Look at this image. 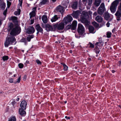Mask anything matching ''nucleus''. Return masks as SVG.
Returning a JSON list of instances; mask_svg holds the SVG:
<instances>
[{
  "instance_id": "nucleus-47",
  "label": "nucleus",
  "mask_w": 121,
  "mask_h": 121,
  "mask_svg": "<svg viewBox=\"0 0 121 121\" xmlns=\"http://www.w3.org/2000/svg\"><path fill=\"white\" fill-rule=\"evenodd\" d=\"M90 47L91 48H93L94 47V46L93 44H92L90 43Z\"/></svg>"
},
{
  "instance_id": "nucleus-48",
  "label": "nucleus",
  "mask_w": 121,
  "mask_h": 121,
  "mask_svg": "<svg viewBox=\"0 0 121 121\" xmlns=\"http://www.w3.org/2000/svg\"><path fill=\"white\" fill-rule=\"evenodd\" d=\"M29 64V62L28 60H27L26 61V63H25L24 64L26 65V66L27 65V64Z\"/></svg>"
},
{
  "instance_id": "nucleus-40",
  "label": "nucleus",
  "mask_w": 121,
  "mask_h": 121,
  "mask_svg": "<svg viewBox=\"0 0 121 121\" xmlns=\"http://www.w3.org/2000/svg\"><path fill=\"white\" fill-rule=\"evenodd\" d=\"M117 10L121 12V3H120V5L118 6Z\"/></svg>"
},
{
  "instance_id": "nucleus-55",
  "label": "nucleus",
  "mask_w": 121,
  "mask_h": 121,
  "mask_svg": "<svg viewBox=\"0 0 121 121\" xmlns=\"http://www.w3.org/2000/svg\"><path fill=\"white\" fill-rule=\"evenodd\" d=\"M71 44V47H72V48H73L74 47V45H73V44Z\"/></svg>"
},
{
  "instance_id": "nucleus-28",
  "label": "nucleus",
  "mask_w": 121,
  "mask_h": 121,
  "mask_svg": "<svg viewBox=\"0 0 121 121\" xmlns=\"http://www.w3.org/2000/svg\"><path fill=\"white\" fill-rule=\"evenodd\" d=\"M21 9H18L17 11L14 12V14L16 15H19L20 14L21 12Z\"/></svg>"
},
{
  "instance_id": "nucleus-10",
  "label": "nucleus",
  "mask_w": 121,
  "mask_h": 121,
  "mask_svg": "<svg viewBox=\"0 0 121 121\" xmlns=\"http://www.w3.org/2000/svg\"><path fill=\"white\" fill-rule=\"evenodd\" d=\"M56 10L57 12H60L62 13L64 12L65 9L63 7L60 5H59L56 7Z\"/></svg>"
},
{
  "instance_id": "nucleus-46",
  "label": "nucleus",
  "mask_w": 121,
  "mask_h": 121,
  "mask_svg": "<svg viewBox=\"0 0 121 121\" xmlns=\"http://www.w3.org/2000/svg\"><path fill=\"white\" fill-rule=\"evenodd\" d=\"M36 7H35L33 9V10L32 11V12H35V11H36Z\"/></svg>"
},
{
  "instance_id": "nucleus-13",
  "label": "nucleus",
  "mask_w": 121,
  "mask_h": 121,
  "mask_svg": "<svg viewBox=\"0 0 121 121\" xmlns=\"http://www.w3.org/2000/svg\"><path fill=\"white\" fill-rule=\"evenodd\" d=\"M46 30L47 31L52 30H53V26L49 24H46L45 26Z\"/></svg>"
},
{
  "instance_id": "nucleus-29",
  "label": "nucleus",
  "mask_w": 121,
  "mask_h": 121,
  "mask_svg": "<svg viewBox=\"0 0 121 121\" xmlns=\"http://www.w3.org/2000/svg\"><path fill=\"white\" fill-rule=\"evenodd\" d=\"M92 25L95 26V27L96 28H98L99 26V24H98L96 22H95L94 21L93 22H92Z\"/></svg>"
},
{
  "instance_id": "nucleus-31",
  "label": "nucleus",
  "mask_w": 121,
  "mask_h": 121,
  "mask_svg": "<svg viewBox=\"0 0 121 121\" xmlns=\"http://www.w3.org/2000/svg\"><path fill=\"white\" fill-rule=\"evenodd\" d=\"M64 67V69L65 71H66L68 69V67L64 63H62Z\"/></svg>"
},
{
  "instance_id": "nucleus-16",
  "label": "nucleus",
  "mask_w": 121,
  "mask_h": 121,
  "mask_svg": "<svg viewBox=\"0 0 121 121\" xmlns=\"http://www.w3.org/2000/svg\"><path fill=\"white\" fill-rule=\"evenodd\" d=\"M10 20H12L14 23H17V17L15 16H12L9 18Z\"/></svg>"
},
{
  "instance_id": "nucleus-62",
  "label": "nucleus",
  "mask_w": 121,
  "mask_h": 121,
  "mask_svg": "<svg viewBox=\"0 0 121 121\" xmlns=\"http://www.w3.org/2000/svg\"><path fill=\"white\" fill-rule=\"evenodd\" d=\"M9 74H12V72H9Z\"/></svg>"
},
{
  "instance_id": "nucleus-32",
  "label": "nucleus",
  "mask_w": 121,
  "mask_h": 121,
  "mask_svg": "<svg viewBox=\"0 0 121 121\" xmlns=\"http://www.w3.org/2000/svg\"><path fill=\"white\" fill-rule=\"evenodd\" d=\"M8 59V57L7 56H4L2 57V59L4 61L7 60Z\"/></svg>"
},
{
  "instance_id": "nucleus-38",
  "label": "nucleus",
  "mask_w": 121,
  "mask_h": 121,
  "mask_svg": "<svg viewBox=\"0 0 121 121\" xmlns=\"http://www.w3.org/2000/svg\"><path fill=\"white\" fill-rule=\"evenodd\" d=\"M71 14L73 17L76 18V11H73Z\"/></svg>"
},
{
  "instance_id": "nucleus-34",
  "label": "nucleus",
  "mask_w": 121,
  "mask_h": 121,
  "mask_svg": "<svg viewBox=\"0 0 121 121\" xmlns=\"http://www.w3.org/2000/svg\"><path fill=\"white\" fill-rule=\"evenodd\" d=\"M7 8H9L11 4V3L8 1H7Z\"/></svg>"
},
{
  "instance_id": "nucleus-43",
  "label": "nucleus",
  "mask_w": 121,
  "mask_h": 121,
  "mask_svg": "<svg viewBox=\"0 0 121 121\" xmlns=\"http://www.w3.org/2000/svg\"><path fill=\"white\" fill-rule=\"evenodd\" d=\"M21 42H26V39L25 38H23L21 40Z\"/></svg>"
},
{
  "instance_id": "nucleus-44",
  "label": "nucleus",
  "mask_w": 121,
  "mask_h": 121,
  "mask_svg": "<svg viewBox=\"0 0 121 121\" xmlns=\"http://www.w3.org/2000/svg\"><path fill=\"white\" fill-rule=\"evenodd\" d=\"M20 4V5L21 6H22V0H19Z\"/></svg>"
},
{
  "instance_id": "nucleus-1",
  "label": "nucleus",
  "mask_w": 121,
  "mask_h": 121,
  "mask_svg": "<svg viewBox=\"0 0 121 121\" xmlns=\"http://www.w3.org/2000/svg\"><path fill=\"white\" fill-rule=\"evenodd\" d=\"M9 31L10 32V34L12 36H15L19 33V28L17 26L11 23L8 27Z\"/></svg>"
},
{
  "instance_id": "nucleus-25",
  "label": "nucleus",
  "mask_w": 121,
  "mask_h": 121,
  "mask_svg": "<svg viewBox=\"0 0 121 121\" xmlns=\"http://www.w3.org/2000/svg\"><path fill=\"white\" fill-rule=\"evenodd\" d=\"M0 5H1V9L3 10L4 9L6 6L5 3L2 1V3L0 4Z\"/></svg>"
},
{
  "instance_id": "nucleus-58",
  "label": "nucleus",
  "mask_w": 121,
  "mask_h": 121,
  "mask_svg": "<svg viewBox=\"0 0 121 121\" xmlns=\"http://www.w3.org/2000/svg\"><path fill=\"white\" fill-rule=\"evenodd\" d=\"M99 40H99V43H102V41L101 40V39H99Z\"/></svg>"
},
{
  "instance_id": "nucleus-2",
  "label": "nucleus",
  "mask_w": 121,
  "mask_h": 121,
  "mask_svg": "<svg viewBox=\"0 0 121 121\" xmlns=\"http://www.w3.org/2000/svg\"><path fill=\"white\" fill-rule=\"evenodd\" d=\"M16 41V39L15 37L10 36L6 38V40L4 43L5 46L7 47L10 44H12L13 43Z\"/></svg>"
},
{
  "instance_id": "nucleus-4",
  "label": "nucleus",
  "mask_w": 121,
  "mask_h": 121,
  "mask_svg": "<svg viewBox=\"0 0 121 121\" xmlns=\"http://www.w3.org/2000/svg\"><path fill=\"white\" fill-rule=\"evenodd\" d=\"M105 9V7L104 3H102L99 7L98 9V13L99 15H102L104 13Z\"/></svg>"
},
{
  "instance_id": "nucleus-24",
  "label": "nucleus",
  "mask_w": 121,
  "mask_h": 121,
  "mask_svg": "<svg viewBox=\"0 0 121 121\" xmlns=\"http://www.w3.org/2000/svg\"><path fill=\"white\" fill-rule=\"evenodd\" d=\"M49 0H42L40 4L41 5L47 4L48 3Z\"/></svg>"
},
{
  "instance_id": "nucleus-52",
  "label": "nucleus",
  "mask_w": 121,
  "mask_h": 121,
  "mask_svg": "<svg viewBox=\"0 0 121 121\" xmlns=\"http://www.w3.org/2000/svg\"><path fill=\"white\" fill-rule=\"evenodd\" d=\"M110 25V23L108 22L106 24L107 26L108 27H109Z\"/></svg>"
},
{
  "instance_id": "nucleus-30",
  "label": "nucleus",
  "mask_w": 121,
  "mask_h": 121,
  "mask_svg": "<svg viewBox=\"0 0 121 121\" xmlns=\"http://www.w3.org/2000/svg\"><path fill=\"white\" fill-rule=\"evenodd\" d=\"M30 18H31L32 17H34L35 16V13L32 11L31 13H30Z\"/></svg>"
},
{
  "instance_id": "nucleus-7",
  "label": "nucleus",
  "mask_w": 121,
  "mask_h": 121,
  "mask_svg": "<svg viewBox=\"0 0 121 121\" xmlns=\"http://www.w3.org/2000/svg\"><path fill=\"white\" fill-rule=\"evenodd\" d=\"M84 28L82 25L81 24H78V31L80 34H82L84 32Z\"/></svg>"
},
{
  "instance_id": "nucleus-20",
  "label": "nucleus",
  "mask_w": 121,
  "mask_h": 121,
  "mask_svg": "<svg viewBox=\"0 0 121 121\" xmlns=\"http://www.w3.org/2000/svg\"><path fill=\"white\" fill-rule=\"evenodd\" d=\"M42 19L44 23H46L48 22L47 17L46 15H43L42 17Z\"/></svg>"
},
{
  "instance_id": "nucleus-54",
  "label": "nucleus",
  "mask_w": 121,
  "mask_h": 121,
  "mask_svg": "<svg viewBox=\"0 0 121 121\" xmlns=\"http://www.w3.org/2000/svg\"><path fill=\"white\" fill-rule=\"evenodd\" d=\"M93 15L95 16H96L97 15V13L96 12H95L93 14Z\"/></svg>"
},
{
  "instance_id": "nucleus-17",
  "label": "nucleus",
  "mask_w": 121,
  "mask_h": 121,
  "mask_svg": "<svg viewBox=\"0 0 121 121\" xmlns=\"http://www.w3.org/2000/svg\"><path fill=\"white\" fill-rule=\"evenodd\" d=\"M95 20L98 22H101L103 21V18L101 16H98L96 17Z\"/></svg>"
},
{
  "instance_id": "nucleus-9",
  "label": "nucleus",
  "mask_w": 121,
  "mask_h": 121,
  "mask_svg": "<svg viewBox=\"0 0 121 121\" xmlns=\"http://www.w3.org/2000/svg\"><path fill=\"white\" fill-rule=\"evenodd\" d=\"M35 30L34 28L32 26H30L28 28L26 31L28 34H31L34 33Z\"/></svg>"
},
{
  "instance_id": "nucleus-18",
  "label": "nucleus",
  "mask_w": 121,
  "mask_h": 121,
  "mask_svg": "<svg viewBox=\"0 0 121 121\" xmlns=\"http://www.w3.org/2000/svg\"><path fill=\"white\" fill-rule=\"evenodd\" d=\"M19 112L20 114L22 116H25L26 114V112L22 108L19 109Z\"/></svg>"
},
{
  "instance_id": "nucleus-36",
  "label": "nucleus",
  "mask_w": 121,
  "mask_h": 121,
  "mask_svg": "<svg viewBox=\"0 0 121 121\" xmlns=\"http://www.w3.org/2000/svg\"><path fill=\"white\" fill-rule=\"evenodd\" d=\"M21 81V76L19 77L18 78L17 81L16 82H14L15 84H16L17 82L19 83Z\"/></svg>"
},
{
  "instance_id": "nucleus-8",
  "label": "nucleus",
  "mask_w": 121,
  "mask_h": 121,
  "mask_svg": "<svg viewBox=\"0 0 121 121\" xmlns=\"http://www.w3.org/2000/svg\"><path fill=\"white\" fill-rule=\"evenodd\" d=\"M67 28L68 29L71 28L72 30H74L76 29V20L73 21L71 25H68Z\"/></svg>"
},
{
  "instance_id": "nucleus-11",
  "label": "nucleus",
  "mask_w": 121,
  "mask_h": 121,
  "mask_svg": "<svg viewBox=\"0 0 121 121\" xmlns=\"http://www.w3.org/2000/svg\"><path fill=\"white\" fill-rule=\"evenodd\" d=\"M27 104L25 100H23L21 102L20 106L22 109L23 110H25Z\"/></svg>"
},
{
  "instance_id": "nucleus-51",
  "label": "nucleus",
  "mask_w": 121,
  "mask_h": 121,
  "mask_svg": "<svg viewBox=\"0 0 121 121\" xmlns=\"http://www.w3.org/2000/svg\"><path fill=\"white\" fill-rule=\"evenodd\" d=\"M34 20H31L30 21V24H32L34 22Z\"/></svg>"
},
{
  "instance_id": "nucleus-56",
  "label": "nucleus",
  "mask_w": 121,
  "mask_h": 121,
  "mask_svg": "<svg viewBox=\"0 0 121 121\" xmlns=\"http://www.w3.org/2000/svg\"><path fill=\"white\" fill-rule=\"evenodd\" d=\"M112 73H114L115 72V71L114 70H112Z\"/></svg>"
},
{
  "instance_id": "nucleus-45",
  "label": "nucleus",
  "mask_w": 121,
  "mask_h": 121,
  "mask_svg": "<svg viewBox=\"0 0 121 121\" xmlns=\"http://www.w3.org/2000/svg\"><path fill=\"white\" fill-rule=\"evenodd\" d=\"M88 4H91L92 2V0H89L88 1Z\"/></svg>"
},
{
  "instance_id": "nucleus-23",
  "label": "nucleus",
  "mask_w": 121,
  "mask_h": 121,
  "mask_svg": "<svg viewBox=\"0 0 121 121\" xmlns=\"http://www.w3.org/2000/svg\"><path fill=\"white\" fill-rule=\"evenodd\" d=\"M89 30L90 33H94L95 32L94 31V28L92 26H90L89 27Z\"/></svg>"
},
{
  "instance_id": "nucleus-49",
  "label": "nucleus",
  "mask_w": 121,
  "mask_h": 121,
  "mask_svg": "<svg viewBox=\"0 0 121 121\" xmlns=\"http://www.w3.org/2000/svg\"><path fill=\"white\" fill-rule=\"evenodd\" d=\"M27 78V76L26 75H25L23 77V79L24 80H25Z\"/></svg>"
},
{
  "instance_id": "nucleus-63",
  "label": "nucleus",
  "mask_w": 121,
  "mask_h": 121,
  "mask_svg": "<svg viewBox=\"0 0 121 121\" xmlns=\"http://www.w3.org/2000/svg\"><path fill=\"white\" fill-rule=\"evenodd\" d=\"M37 34L39 32H40L39 31H37Z\"/></svg>"
},
{
  "instance_id": "nucleus-57",
  "label": "nucleus",
  "mask_w": 121,
  "mask_h": 121,
  "mask_svg": "<svg viewBox=\"0 0 121 121\" xmlns=\"http://www.w3.org/2000/svg\"><path fill=\"white\" fill-rule=\"evenodd\" d=\"M20 99L19 98H18L17 99H16V100L17 101H18Z\"/></svg>"
},
{
  "instance_id": "nucleus-3",
  "label": "nucleus",
  "mask_w": 121,
  "mask_h": 121,
  "mask_svg": "<svg viewBox=\"0 0 121 121\" xmlns=\"http://www.w3.org/2000/svg\"><path fill=\"white\" fill-rule=\"evenodd\" d=\"M119 3V0H116L112 3L110 9L112 13H114L116 11L117 7V6Z\"/></svg>"
},
{
  "instance_id": "nucleus-60",
  "label": "nucleus",
  "mask_w": 121,
  "mask_h": 121,
  "mask_svg": "<svg viewBox=\"0 0 121 121\" xmlns=\"http://www.w3.org/2000/svg\"><path fill=\"white\" fill-rule=\"evenodd\" d=\"M17 75V74H14L13 75V77H15Z\"/></svg>"
},
{
  "instance_id": "nucleus-15",
  "label": "nucleus",
  "mask_w": 121,
  "mask_h": 121,
  "mask_svg": "<svg viewBox=\"0 0 121 121\" xmlns=\"http://www.w3.org/2000/svg\"><path fill=\"white\" fill-rule=\"evenodd\" d=\"M35 28L37 31H39L40 32L43 33V29L42 28L39 24L36 25L35 26Z\"/></svg>"
},
{
  "instance_id": "nucleus-64",
  "label": "nucleus",
  "mask_w": 121,
  "mask_h": 121,
  "mask_svg": "<svg viewBox=\"0 0 121 121\" xmlns=\"http://www.w3.org/2000/svg\"><path fill=\"white\" fill-rule=\"evenodd\" d=\"M91 60V59L90 58H89L88 60L89 61H90Z\"/></svg>"
},
{
  "instance_id": "nucleus-37",
  "label": "nucleus",
  "mask_w": 121,
  "mask_h": 121,
  "mask_svg": "<svg viewBox=\"0 0 121 121\" xmlns=\"http://www.w3.org/2000/svg\"><path fill=\"white\" fill-rule=\"evenodd\" d=\"M111 33L110 32H108L107 34V37L108 38H110L111 36Z\"/></svg>"
},
{
  "instance_id": "nucleus-5",
  "label": "nucleus",
  "mask_w": 121,
  "mask_h": 121,
  "mask_svg": "<svg viewBox=\"0 0 121 121\" xmlns=\"http://www.w3.org/2000/svg\"><path fill=\"white\" fill-rule=\"evenodd\" d=\"M73 20L72 17L70 15H69L67 17L64 18L63 20V22L66 25L70 22Z\"/></svg>"
},
{
  "instance_id": "nucleus-14",
  "label": "nucleus",
  "mask_w": 121,
  "mask_h": 121,
  "mask_svg": "<svg viewBox=\"0 0 121 121\" xmlns=\"http://www.w3.org/2000/svg\"><path fill=\"white\" fill-rule=\"evenodd\" d=\"M64 24L63 23H60L57 26V29L59 30H62L64 28Z\"/></svg>"
},
{
  "instance_id": "nucleus-39",
  "label": "nucleus",
  "mask_w": 121,
  "mask_h": 121,
  "mask_svg": "<svg viewBox=\"0 0 121 121\" xmlns=\"http://www.w3.org/2000/svg\"><path fill=\"white\" fill-rule=\"evenodd\" d=\"M36 61L38 65H40L41 64V62L39 60L37 59L36 60Z\"/></svg>"
},
{
  "instance_id": "nucleus-22",
  "label": "nucleus",
  "mask_w": 121,
  "mask_h": 121,
  "mask_svg": "<svg viewBox=\"0 0 121 121\" xmlns=\"http://www.w3.org/2000/svg\"><path fill=\"white\" fill-rule=\"evenodd\" d=\"M57 17V15H55L51 19V20L52 22H55L57 20L58 18Z\"/></svg>"
},
{
  "instance_id": "nucleus-6",
  "label": "nucleus",
  "mask_w": 121,
  "mask_h": 121,
  "mask_svg": "<svg viewBox=\"0 0 121 121\" xmlns=\"http://www.w3.org/2000/svg\"><path fill=\"white\" fill-rule=\"evenodd\" d=\"M88 13L85 11L83 12L81 16V21L83 23H85L86 22V17L88 16Z\"/></svg>"
},
{
  "instance_id": "nucleus-42",
  "label": "nucleus",
  "mask_w": 121,
  "mask_h": 121,
  "mask_svg": "<svg viewBox=\"0 0 121 121\" xmlns=\"http://www.w3.org/2000/svg\"><path fill=\"white\" fill-rule=\"evenodd\" d=\"M9 82L10 83H13V79L12 78H9Z\"/></svg>"
},
{
  "instance_id": "nucleus-35",
  "label": "nucleus",
  "mask_w": 121,
  "mask_h": 121,
  "mask_svg": "<svg viewBox=\"0 0 121 121\" xmlns=\"http://www.w3.org/2000/svg\"><path fill=\"white\" fill-rule=\"evenodd\" d=\"M18 66L20 68L22 69L23 68L24 65L22 63H20L18 64Z\"/></svg>"
},
{
  "instance_id": "nucleus-27",
  "label": "nucleus",
  "mask_w": 121,
  "mask_h": 121,
  "mask_svg": "<svg viewBox=\"0 0 121 121\" xmlns=\"http://www.w3.org/2000/svg\"><path fill=\"white\" fill-rule=\"evenodd\" d=\"M8 121H16V119L15 116L11 117L9 118Z\"/></svg>"
},
{
  "instance_id": "nucleus-61",
  "label": "nucleus",
  "mask_w": 121,
  "mask_h": 121,
  "mask_svg": "<svg viewBox=\"0 0 121 121\" xmlns=\"http://www.w3.org/2000/svg\"><path fill=\"white\" fill-rule=\"evenodd\" d=\"M69 52L70 53H71L72 52V50H70Z\"/></svg>"
},
{
  "instance_id": "nucleus-12",
  "label": "nucleus",
  "mask_w": 121,
  "mask_h": 121,
  "mask_svg": "<svg viewBox=\"0 0 121 121\" xmlns=\"http://www.w3.org/2000/svg\"><path fill=\"white\" fill-rule=\"evenodd\" d=\"M115 15L116 17L117 20H120L121 17V12L117 10Z\"/></svg>"
},
{
  "instance_id": "nucleus-33",
  "label": "nucleus",
  "mask_w": 121,
  "mask_h": 121,
  "mask_svg": "<svg viewBox=\"0 0 121 121\" xmlns=\"http://www.w3.org/2000/svg\"><path fill=\"white\" fill-rule=\"evenodd\" d=\"M71 6L72 8L74 9H76V2H74L73 3Z\"/></svg>"
},
{
  "instance_id": "nucleus-53",
  "label": "nucleus",
  "mask_w": 121,
  "mask_h": 121,
  "mask_svg": "<svg viewBox=\"0 0 121 121\" xmlns=\"http://www.w3.org/2000/svg\"><path fill=\"white\" fill-rule=\"evenodd\" d=\"M65 118L66 119H70V117H68L67 116H66L65 117Z\"/></svg>"
},
{
  "instance_id": "nucleus-21",
  "label": "nucleus",
  "mask_w": 121,
  "mask_h": 121,
  "mask_svg": "<svg viewBox=\"0 0 121 121\" xmlns=\"http://www.w3.org/2000/svg\"><path fill=\"white\" fill-rule=\"evenodd\" d=\"M104 17L105 20H108L110 17V15L108 13H106L104 14Z\"/></svg>"
},
{
  "instance_id": "nucleus-26",
  "label": "nucleus",
  "mask_w": 121,
  "mask_h": 121,
  "mask_svg": "<svg viewBox=\"0 0 121 121\" xmlns=\"http://www.w3.org/2000/svg\"><path fill=\"white\" fill-rule=\"evenodd\" d=\"M34 37L33 35H29L27 38V39L28 41H30L31 39L33 38Z\"/></svg>"
},
{
  "instance_id": "nucleus-41",
  "label": "nucleus",
  "mask_w": 121,
  "mask_h": 121,
  "mask_svg": "<svg viewBox=\"0 0 121 121\" xmlns=\"http://www.w3.org/2000/svg\"><path fill=\"white\" fill-rule=\"evenodd\" d=\"M7 12V8H6V9L4 11L3 13V14L5 16H6V13Z\"/></svg>"
},
{
  "instance_id": "nucleus-50",
  "label": "nucleus",
  "mask_w": 121,
  "mask_h": 121,
  "mask_svg": "<svg viewBox=\"0 0 121 121\" xmlns=\"http://www.w3.org/2000/svg\"><path fill=\"white\" fill-rule=\"evenodd\" d=\"M100 51V50H98L96 51V54H98L99 53Z\"/></svg>"
},
{
  "instance_id": "nucleus-19",
  "label": "nucleus",
  "mask_w": 121,
  "mask_h": 121,
  "mask_svg": "<svg viewBox=\"0 0 121 121\" xmlns=\"http://www.w3.org/2000/svg\"><path fill=\"white\" fill-rule=\"evenodd\" d=\"M101 0H95L94 5L97 7L98 6L101 2Z\"/></svg>"
},
{
  "instance_id": "nucleus-59",
  "label": "nucleus",
  "mask_w": 121,
  "mask_h": 121,
  "mask_svg": "<svg viewBox=\"0 0 121 121\" xmlns=\"http://www.w3.org/2000/svg\"><path fill=\"white\" fill-rule=\"evenodd\" d=\"M53 2H55L56 1V0H52Z\"/></svg>"
}]
</instances>
